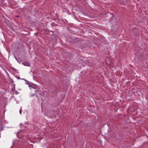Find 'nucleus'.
Instances as JSON below:
<instances>
[{
    "mask_svg": "<svg viewBox=\"0 0 148 148\" xmlns=\"http://www.w3.org/2000/svg\"><path fill=\"white\" fill-rule=\"evenodd\" d=\"M22 64L25 66H30V64L28 62H25L22 63Z\"/></svg>",
    "mask_w": 148,
    "mask_h": 148,
    "instance_id": "1",
    "label": "nucleus"
},
{
    "mask_svg": "<svg viewBox=\"0 0 148 148\" xmlns=\"http://www.w3.org/2000/svg\"><path fill=\"white\" fill-rule=\"evenodd\" d=\"M19 112H20V114H21L22 113V109H20V110H19Z\"/></svg>",
    "mask_w": 148,
    "mask_h": 148,
    "instance_id": "2",
    "label": "nucleus"
},
{
    "mask_svg": "<svg viewBox=\"0 0 148 148\" xmlns=\"http://www.w3.org/2000/svg\"><path fill=\"white\" fill-rule=\"evenodd\" d=\"M16 17H19V16H16Z\"/></svg>",
    "mask_w": 148,
    "mask_h": 148,
    "instance_id": "3",
    "label": "nucleus"
}]
</instances>
